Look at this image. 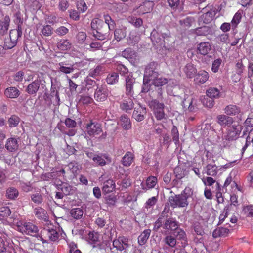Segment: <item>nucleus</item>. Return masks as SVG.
Segmentation results:
<instances>
[{"instance_id":"obj_1","label":"nucleus","mask_w":253,"mask_h":253,"mask_svg":"<svg viewBox=\"0 0 253 253\" xmlns=\"http://www.w3.org/2000/svg\"><path fill=\"white\" fill-rule=\"evenodd\" d=\"M169 35V30L165 26L162 25L151 32L150 38L153 44L163 46L168 50H172L173 42L171 41L170 43H167L166 42V40H170Z\"/></svg>"},{"instance_id":"obj_2","label":"nucleus","mask_w":253,"mask_h":253,"mask_svg":"<svg viewBox=\"0 0 253 253\" xmlns=\"http://www.w3.org/2000/svg\"><path fill=\"white\" fill-rule=\"evenodd\" d=\"M91 34L95 39L102 41L109 38L110 30L103 20L98 18L93 19L91 22Z\"/></svg>"},{"instance_id":"obj_3","label":"nucleus","mask_w":253,"mask_h":253,"mask_svg":"<svg viewBox=\"0 0 253 253\" xmlns=\"http://www.w3.org/2000/svg\"><path fill=\"white\" fill-rule=\"evenodd\" d=\"M113 246L119 253H131L133 249L128 238L124 236H119L115 239Z\"/></svg>"},{"instance_id":"obj_4","label":"nucleus","mask_w":253,"mask_h":253,"mask_svg":"<svg viewBox=\"0 0 253 253\" xmlns=\"http://www.w3.org/2000/svg\"><path fill=\"white\" fill-rule=\"evenodd\" d=\"M186 189H185L180 194L171 196L169 198V202L171 207L184 208L187 207L189 205L188 199L190 195L186 192Z\"/></svg>"},{"instance_id":"obj_5","label":"nucleus","mask_w":253,"mask_h":253,"mask_svg":"<svg viewBox=\"0 0 253 253\" xmlns=\"http://www.w3.org/2000/svg\"><path fill=\"white\" fill-rule=\"evenodd\" d=\"M149 106L153 110L154 116L157 120H166L167 115L165 113V105L157 99H153L149 102Z\"/></svg>"},{"instance_id":"obj_6","label":"nucleus","mask_w":253,"mask_h":253,"mask_svg":"<svg viewBox=\"0 0 253 253\" xmlns=\"http://www.w3.org/2000/svg\"><path fill=\"white\" fill-rule=\"evenodd\" d=\"M242 127L240 125H233L227 129V132L222 137V139L224 141V144L227 143L226 141H232L236 140L241 133Z\"/></svg>"},{"instance_id":"obj_7","label":"nucleus","mask_w":253,"mask_h":253,"mask_svg":"<svg viewBox=\"0 0 253 253\" xmlns=\"http://www.w3.org/2000/svg\"><path fill=\"white\" fill-rule=\"evenodd\" d=\"M54 185L58 191H62L65 196L72 195L76 191L75 187L60 180H56Z\"/></svg>"},{"instance_id":"obj_8","label":"nucleus","mask_w":253,"mask_h":253,"mask_svg":"<svg viewBox=\"0 0 253 253\" xmlns=\"http://www.w3.org/2000/svg\"><path fill=\"white\" fill-rule=\"evenodd\" d=\"M136 84L135 79L132 74L127 75L125 78V94L126 96L132 97L134 93V86Z\"/></svg>"},{"instance_id":"obj_9","label":"nucleus","mask_w":253,"mask_h":253,"mask_svg":"<svg viewBox=\"0 0 253 253\" xmlns=\"http://www.w3.org/2000/svg\"><path fill=\"white\" fill-rule=\"evenodd\" d=\"M122 56L128 60L133 65L139 61V56L137 53L131 48H127L122 52Z\"/></svg>"},{"instance_id":"obj_10","label":"nucleus","mask_w":253,"mask_h":253,"mask_svg":"<svg viewBox=\"0 0 253 253\" xmlns=\"http://www.w3.org/2000/svg\"><path fill=\"white\" fill-rule=\"evenodd\" d=\"M158 66V63L155 61L150 62L146 66L144 74L145 79L154 78L159 73L157 71Z\"/></svg>"},{"instance_id":"obj_11","label":"nucleus","mask_w":253,"mask_h":253,"mask_svg":"<svg viewBox=\"0 0 253 253\" xmlns=\"http://www.w3.org/2000/svg\"><path fill=\"white\" fill-rule=\"evenodd\" d=\"M86 132L90 136L98 135L102 132L101 125L97 122L90 121L86 125Z\"/></svg>"},{"instance_id":"obj_12","label":"nucleus","mask_w":253,"mask_h":253,"mask_svg":"<svg viewBox=\"0 0 253 253\" xmlns=\"http://www.w3.org/2000/svg\"><path fill=\"white\" fill-rule=\"evenodd\" d=\"M108 95V91L105 85H98L94 93V98L97 101H105Z\"/></svg>"},{"instance_id":"obj_13","label":"nucleus","mask_w":253,"mask_h":253,"mask_svg":"<svg viewBox=\"0 0 253 253\" xmlns=\"http://www.w3.org/2000/svg\"><path fill=\"white\" fill-rule=\"evenodd\" d=\"M146 114V108L139 105L138 107H136L134 108L132 114V117L137 122H141L145 118Z\"/></svg>"},{"instance_id":"obj_14","label":"nucleus","mask_w":253,"mask_h":253,"mask_svg":"<svg viewBox=\"0 0 253 253\" xmlns=\"http://www.w3.org/2000/svg\"><path fill=\"white\" fill-rule=\"evenodd\" d=\"M88 241L93 248H97L100 250L103 248V244L99 240L98 234L97 233L89 232L88 235Z\"/></svg>"},{"instance_id":"obj_15","label":"nucleus","mask_w":253,"mask_h":253,"mask_svg":"<svg viewBox=\"0 0 253 253\" xmlns=\"http://www.w3.org/2000/svg\"><path fill=\"white\" fill-rule=\"evenodd\" d=\"M216 122L222 127H229L233 123L234 120L232 117L228 116L226 114H221L217 116Z\"/></svg>"},{"instance_id":"obj_16","label":"nucleus","mask_w":253,"mask_h":253,"mask_svg":"<svg viewBox=\"0 0 253 253\" xmlns=\"http://www.w3.org/2000/svg\"><path fill=\"white\" fill-rule=\"evenodd\" d=\"M21 230L26 234L36 236L38 234L39 229L37 226L30 222L25 223Z\"/></svg>"},{"instance_id":"obj_17","label":"nucleus","mask_w":253,"mask_h":253,"mask_svg":"<svg viewBox=\"0 0 253 253\" xmlns=\"http://www.w3.org/2000/svg\"><path fill=\"white\" fill-rule=\"evenodd\" d=\"M179 223L175 218H167L164 223L163 228L166 230L175 231L179 227Z\"/></svg>"},{"instance_id":"obj_18","label":"nucleus","mask_w":253,"mask_h":253,"mask_svg":"<svg viewBox=\"0 0 253 253\" xmlns=\"http://www.w3.org/2000/svg\"><path fill=\"white\" fill-rule=\"evenodd\" d=\"M41 84V81L40 80H35L27 86L25 91L30 95H35L38 91Z\"/></svg>"},{"instance_id":"obj_19","label":"nucleus","mask_w":253,"mask_h":253,"mask_svg":"<svg viewBox=\"0 0 253 253\" xmlns=\"http://www.w3.org/2000/svg\"><path fill=\"white\" fill-rule=\"evenodd\" d=\"M154 4L152 1H145L141 4L137 9V13L142 15L150 12L152 10Z\"/></svg>"},{"instance_id":"obj_20","label":"nucleus","mask_w":253,"mask_h":253,"mask_svg":"<svg viewBox=\"0 0 253 253\" xmlns=\"http://www.w3.org/2000/svg\"><path fill=\"white\" fill-rule=\"evenodd\" d=\"M5 147L10 152L17 151L19 147L17 139L15 137L8 138L6 140Z\"/></svg>"},{"instance_id":"obj_21","label":"nucleus","mask_w":253,"mask_h":253,"mask_svg":"<svg viewBox=\"0 0 253 253\" xmlns=\"http://www.w3.org/2000/svg\"><path fill=\"white\" fill-rule=\"evenodd\" d=\"M223 110L225 114L229 117L238 115L241 112L240 107L234 104L227 105Z\"/></svg>"},{"instance_id":"obj_22","label":"nucleus","mask_w":253,"mask_h":253,"mask_svg":"<svg viewBox=\"0 0 253 253\" xmlns=\"http://www.w3.org/2000/svg\"><path fill=\"white\" fill-rule=\"evenodd\" d=\"M58 72L67 74L73 72L74 70L73 65L62 62L57 64Z\"/></svg>"},{"instance_id":"obj_23","label":"nucleus","mask_w":253,"mask_h":253,"mask_svg":"<svg viewBox=\"0 0 253 253\" xmlns=\"http://www.w3.org/2000/svg\"><path fill=\"white\" fill-rule=\"evenodd\" d=\"M4 94L7 98L15 99L20 95V92L16 87L10 86L5 89Z\"/></svg>"},{"instance_id":"obj_24","label":"nucleus","mask_w":253,"mask_h":253,"mask_svg":"<svg viewBox=\"0 0 253 253\" xmlns=\"http://www.w3.org/2000/svg\"><path fill=\"white\" fill-rule=\"evenodd\" d=\"M10 22V18L8 16H4L0 19V35L4 36L7 34Z\"/></svg>"},{"instance_id":"obj_25","label":"nucleus","mask_w":253,"mask_h":253,"mask_svg":"<svg viewBox=\"0 0 253 253\" xmlns=\"http://www.w3.org/2000/svg\"><path fill=\"white\" fill-rule=\"evenodd\" d=\"M156 77L150 79L152 82L151 84H153L155 87H161L163 85L167 84L168 82V79L161 76L158 73Z\"/></svg>"},{"instance_id":"obj_26","label":"nucleus","mask_w":253,"mask_h":253,"mask_svg":"<svg viewBox=\"0 0 253 253\" xmlns=\"http://www.w3.org/2000/svg\"><path fill=\"white\" fill-rule=\"evenodd\" d=\"M197 49L198 53L206 55L211 50V45L209 42H202L197 45Z\"/></svg>"},{"instance_id":"obj_27","label":"nucleus","mask_w":253,"mask_h":253,"mask_svg":"<svg viewBox=\"0 0 253 253\" xmlns=\"http://www.w3.org/2000/svg\"><path fill=\"white\" fill-rule=\"evenodd\" d=\"M134 155L132 152L128 151L122 158L121 164L125 167H129L134 162Z\"/></svg>"},{"instance_id":"obj_28","label":"nucleus","mask_w":253,"mask_h":253,"mask_svg":"<svg viewBox=\"0 0 253 253\" xmlns=\"http://www.w3.org/2000/svg\"><path fill=\"white\" fill-rule=\"evenodd\" d=\"M35 216L39 219L44 221H48V217L46 211L41 207L36 208L34 210Z\"/></svg>"},{"instance_id":"obj_29","label":"nucleus","mask_w":253,"mask_h":253,"mask_svg":"<svg viewBox=\"0 0 253 253\" xmlns=\"http://www.w3.org/2000/svg\"><path fill=\"white\" fill-rule=\"evenodd\" d=\"M106 160L109 162H111V159L106 154H96L95 157H94L93 161L98 166H103L106 164Z\"/></svg>"},{"instance_id":"obj_30","label":"nucleus","mask_w":253,"mask_h":253,"mask_svg":"<svg viewBox=\"0 0 253 253\" xmlns=\"http://www.w3.org/2000/svg\"><path fill=\"white\" fill-rule=\"evenodd\" d=\"M120 108L126 112H129L134 108V103L132 99L128 98L127 100H123L120 104Z\"/></svg>"},{"instance_id":"obj_31","label":"nucleus","mask_w":253,"mask_h":253,"mask_svg":"<svg viewBox=\"0 0 253 253\" xmlns=\"http://www.w3.org/2000/svg\"><path fill=\"white\" fill-rule=\"evenodd\" d=\"M183 71L188 78L194 77L197 73V69L194 65L191 63H187L183 69Z\"/></svg>"},{"instance_id":"obj_32","label":"nucleus","mask_w":253,"mask_h":253,"mask_svg":"<svg viewBox=\"0 0 253 253\" xmlns=\"http://www.w3.org/2000/svg\"><path fill=\"white\" fill-rule=\"evenodd\" d=\"M209 77V74L207 72L201 70L197 74L195 81L197 84H202L208 80Z\"/></svg>"},{"instance_id":"obj_33","label":"nucleus","mask_w":253,"mask_h":253,"mask_svg":"<svg viewBox=\"0 0 253 253\" xmlns=\"http://www.w3.org/2000/svg\"><path fill=\"white\" fill-rule=\"evenodd\" d=\"M229 233V230L226 227H217L214 230L212 236L214 238L226 237Z\"/></svg>"},{"instance_id":"obj_34","label":"nucleus","mask_w":253,"mask_h":253,"mask_svg":"<svg viewBox=\"0 0 253 253\" xmlns=\"http://www.w3.org/2000/svg\"><path fill=\"white\" fill-rule=\"evenodd\" d=\"M120 124L125 130H128L131 127L130 120L126 115H123L120 117Z\"/></svg>"},{"instance_id":"obj_35","label":"nucleus","mask_w":253,"mask_h":253,"mask_svg":"<svg viewBox=\"0 0 253 253\" xmlns=\"http://www.w3.org/2000/svg\"><path fill=\"white\" fill-rule=\"evenodd\" d=\"M115 188V184L112 179H108L104 182L102 191L106 194L112 192Z\"/></svg>"},{"instance_id":"obj_36","label":"nucleus","mask_w":253,"mask_h":253,"mask_svg":"<svg viewBox=\"0 0 253 253\" xmlns=\"http://www.w3.org/2000/svg\"><path fill=\"white\" fill-rule=\"evenodd\" d=\"M174 235L178 240H181L184 241L182 244V246L185 247L187 243V236L185 232L181 229V228H178L175 231H174Z\"/></svg>"},{"instance_id":"obj_37","label":"nucleus","mask_w":253,"mask_h":253,"mask_svg":"<svg viewBox=\"0 0 253 253\" xmlns=\"http://www.w3.org/2000/svg\"><path fill=\"white\" fill-rule=\"evenodd\" d=\"M215 14L214 11H209L202 14L200 16L199 20L206 24L209 23L212 20Z\"/></svg>"},{"instance_id":"obj_38","label":"nucleus","mask_w":253,"mask_h":253,"mask_svg":"<svg viewBox=\"0 0 253 253\" xmlns=\"http://www.w3.org/2000/svg\"><path fill=\"white\" fill-rule=\"evenodd\" d=\"M211 29L207 26L198 27L195 30V33L197 36H207L211 34Z\"/></svg>"},{"instance_id":"obj_39","label":"nucleus","mask_w":253,"mask_h":253,"mask_svg":"<svg viewBox=\"0 0 253 253\" xmlns=\"http://www.w3.org/2000/svg\"><path fill=\"white\" fill-rule=\"evenodd\" d=\"M84 211L81 208L72 209L70 211V216L76 220L81 219L83 216Z\"/></svg>"},{"instance_id":"obj_40","label":"nucleus","mask_w":253,"mask_h":253,"mask_svg":"<svg viewBox=\"0 0 253 253\" xmlns=\"http://www.w3.org/2000/svg\"><path fill=\"white\" fill-rule=\"evenodd\" d=\"M150 233L151 230L150 229H146L138 236V242L140 245H143L146 243Z\"/></svg>"},{"instance_id":"obj_41","label":"nucleus","mask_w":253,"mask_h":253,"mask_svg":"<svg viewBox=\"0 0 253 253\" xmlns=\"http://www.w3.org/2000/svg\"><path fill=\"white\" fill-rule=\"evenodd\" d=\"M114 34L115 39L117 41H120L126 37V28L125 27L117 28L115 30Z\"/></svg>"},{"instance_id":"obj_42","label":"nucleus","mask_w":253,"mask_h":253,"mask_svg":"<svg viewBox=\"0 0 253 253\" xmlns=\"http://www.w3.org/2000/svg\"><path fill=\"white\" fill-rule=\"evenodd\" d=\"M206 173L207 175L214 176L217 173V167L215 164H209L206 167Z\"/></svg>"},{"instance_id":"obj_43","label":"nucleus","mask_w":253,"mask_h":253,"mask_svg":"<svg viewBox=\"0 0 253 253\" xmlns=\"http://www.w3.org/2000/svg\"><path fill=\"white\" fill-rule=\"evenodd\" d=\"M19 195L18 190L14 187H9L6 191V197L10 200H15Z\"/></svg>"},{"instance_id":"obj_44","label":"nucleus","mask_w":253,"mask_h":253,"mask_svg":"<svg viewBox=\"0 0 253 253\" xmlns=\"http://www.w3.org/2000/svg\"><path fill=\"white\" fill-rule=\"evenodd\" d=\"M31 200L37 205H41L43 201V196L40 192L32 194L30 196Z\"/></svg>"},{"instance_id":"obj_45","label":"nucleus","mask_w":253,"mask_h":253,"mask_svg":"<svg viewBox=\"0 0 253 253\" xmlns=\"http://www.w3.org/2000/svg\"><path fill=\"white\" fill-rule=\"evenodd\" d=\"M57 47L62 51L67 50L71 47V43L68 40H61L57 44Z\"/></svg>"},{"instance_id":"obj_46","label":"nucleus","mask_w":253,"mask_h":253,"mask_svg":"<svg viewBox=\"0 0 253 253\" xmlns=\"http://www.w3.org/2000/svg\"><path fill=\"white\" fill-rule=\"evenodd\" d=\"M174 173L177 179H181L187 174L186 171L184 168L181 166H177L174 169Z\"/></svg>"},{"instance_id":"obj_47","label":"nucleus","mask_w":253,"mask_h":253,"mask_svg":"<svg viewBox=\"0 0 253 253\" xmlns=\"http://www.w3.org/2000/svg\"><path fill=\"white\" fill-rule=\"evenodd\" d=\"M219 90L215 87H210L206 91L207 97L211 98H218L220 97Z\"/></svg>"},{"instance_id":"obj_48","label":"nucleus","mask_w":253,"mask_h":253,"mask_svg":"<svg viewBox=\"0 0 253 253\" xmlns=\"http://www.w3.org/2000/svg\"><path fill=\"white\" fill-rule=\"evenodd\" d=\"M103 73L102 67L101 66H97L94 68L90 69L89 71L88 75L87 76L96 78L100 76Z\"/></svg>"},{"instance_id":"obj_49","label":"nucleus","mask_w":253,"mask_h":253,"mask_svg":"<svg viewBox=\"0 0 253 253\" xmlns=\"http://www.w3.org/2000/svg\"><path fill=\"white\" fill-rule=\"evenodd\" d=\"M119 75L117 73L109 74L106 79V82L109 84H114L118 82Z\"/></svg>"},{"instance_id":"obj_50","label":"nucleus","mask_w":253,"mask_h":253,"mask_svg":"<svg viewBox=\"0 0 253 253\" xmlns=\"http://www.w3.org/2000/svg\"><path fill=\"white\" fill-rule=\"evenodd\" d=\"M116 70L121 76H125L129 72L128 68L126 66L118 62L116 63Z\"/></svg>"},{"instance_id":"obj_51","label":"nucleus","mask_w":253,"mask_h":253,"mask_svg":"<svg viewBox=\"0 0 253 253\" xmlns=\"http://www.w3.org/2000/svg\"><path fill=\"white\" fill-rule=\"evenodd\" d=\"M41 33L43 36L49 37L53 33V28L49 25H46L42 26Z\"/></svg>"},{"instance_id":"obj_52","label":"nucleus","mask_w":253,"mask_h":253,"mask_svg":"<svg viewBox=\"0 0 253 253\" xmlns=\"http://www.w3.org/2000/svg\"><path fill=\"white\" fill-rule=\"evenodd\" d=\"M20 121L19 117L16 115H12L8 120L9 126L11 128L18 126Z\"/></svg>"},{"instance_id":"obj_53","label":"nucleus","mask_w":253,"mask_h":253,"mask_svg":"<svg viewBox=\"0 0 253 253\" xmlns=\"http://www.w3.org/2000/svg\"><path fill=\"white\" fill-rule=\"evenodd\" d=\"M231 205H227L224 209L223 213L219 217V222L217 225L221 224L227 217L228 212L230 210Z\"/></svg>"},{"instance_id":"obj_54","label":"nucleus","mask_w":253,"mask_h":253,"mask_svg":"<svg viewBox=\"0 0 253 253\" xmlns=\"http://www.w3.org/2000/svg\"><path fill=\"white\" fill-rule=\"evenodd\" d=\"M17 43V42L14 41L9 37L5 38L4 41L3 48L10 49L14 47Z\"/></svg>"},{"instance_id":"obj_55","label":"nucleus","mask_w":253,"mask_h":253,"mask_svg":"<svg viewBox=\"0 0 253 253\" xmlns=\"http://www.w3.org/2000/svg\"><path fill=\"white\" fill-rule=\"evenodd\" d=\"M128 20L130 23L136 27H140L143 24V20L140 18L136 17H129Z\"/></svg>"},{"instance_id":"obj_56","label":"nucleus","mask_w":253,"mask_h":253,"mask_svg":"<svg viewBox=\"0 0 253 253\" xmlns=\"http://www.w3.org/2000/svg\"><path fill=\"white\" fill-rule=\"evenodd\" d=\"M49 239H48L49 241L54 242L58 240L59 234L56 229L49 228Z\"/></svg>"},{"instance_id":"obj_57","label":"nucleus","mask_w":253,"mask_h":253,"mask_svg":"<svg viewBox=\"0 0 253 253\" xmlns=\"http://www.w3.org/2000/svg\"><path fill=\"white\" fill-rule=\"evenodd\" d=\"M243 213L247 217H253V206H244L242 210Z\"/></svg>"},{"instance_id":"obj_58","label":"nucleus","mask_w":253,"mask_h":253,"mask_svg":"<svg viewBox=\"0 0 253 253\" xmlns=\"http://www.w3.org/2000/svg\"><path fill=\"white\" fill-rule=\"evenodd\" d=\"M242 18L241 13L238 11L234 15L231 24L232 27L235 28L237 25L240 23ZM233 29V28H232Z\"/></svg>"},{"instance_id":"obj_59","label":"nucleus","mask_w":253,"mask_h":253,"mask_svg":"<svg viewBox=\"0 0 253 253\" xmlns=\"http://www.w3.org/2000/svg\"><path fill=\"white\" fill-rule=\"evenodd\" d=\"M171 136L172 137L173 141L176 145L178 144L179 142V132L177 127L174 126L171 129Z\"/></svg>"},{"instance_id":"obj_60","label":"nucleus","mask_w":253,"mask_h":253,"mask_svg":"<svg viewBox=\"0 0 253 253\" xmlns=\"http://www.w3.org/2000/svg\"><path fill=\"white\" fill-rule=\"evenodd\" d=\"M193 229L197 235L203 236L205 234L202 226L198 222L194 223Z\"/></svg>"},{"instance_id":"obj_61","label":"nucleus","mask_w":253,"mask_h":253,"mask_svg":"<svg viewBox=\"0 0 253 253\" xmlns=\"http://www.w3.org/2000/svg\"><path fill=\"white\" fill-rule=\"evenodd\" d=\"M164 241L166 244L171 247H174L176 243L175 238L171 235L167 236L165 238Z\"/></svg>"},{"instance_id":"obj_62","label":"nucleus","mask_w":253,"mask_h":253,"mask_svg":"<svg viewBox=\"0 0 253 253\" xmlns=\"http://www.w3.org/2000/svg\"><path fill=\"white\" fill-rule=\"evenodd\" d=\"M14 21L15 23H21L22 24L24 22L23 18V11L21 12L20 10H18L14 14Z\"/></svg>"},{"instance_id":"obj_63","label":"nucleus","mask_w":253,"mask_h":253,"mask_svg":"<svg viewBox=\"0 0 253 253\" xmlns=\"http://www.w3.org/2000/svg\"><path fill=\"white\" fill-rule=\"evenodd\" d=\"M192 253H206V248L204 243L197 244Z\"/></svg>"},{"instance_id":"obj_64","label":"nucleus","mask_w":253,"mask_h":253,"mask_svg":"<svg viewBox=\"0 0 253 253\" xmlns=\"http://www.w3.org/2000/svg\"><path fill=\"white\" fill-rule=\"evenodd\" d=\"M157 182V179L155 176H150L146 180V186L148 189L153 188Z\"/></svg>"}]
</instances>
